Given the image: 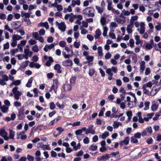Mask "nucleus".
<instances>
[{"instance_id":"obj_1","label":"nucleus","mask_w":161,"mask_h":161,"mask_svg":"<svg viewBox=\"0 0 161 161\" xmlns=\"http://www.w3.org/2000/svg\"><path fill=\"white\" fill-rule=\"evenodd\" d=\"M134 25L137 28V30L140 34H143L145 31V24L144 22H141L139 23L138 21L135 22Z\"/></svg>"},{"instance_id":"obj_2","label":"nucleus","mask_w":161,"mask_h":161,"mask_svg":"<svg viewBox=\"0 0 161 161\" xmlns=\"http://www.w3.org/2000/svg\"><path fill=\"white\" fill-rule=\"evenodd\" d=\"M83 14L87 15L88 17H94L95 16V9L92 7H88L86 8L83 11Z\"/></svg>"},{"instance_id":"obj_3","label":"nucleus","mask_w":161,"mask_h":161,"mask_svg":"<svg viewBox=\"0 0 161 161\" xmlns=\"http://www.w3.org/2000/svg\"><path fill=\"white\" fill-rule=\"evenodd\" d=\"M115 19L116 22L120 24H123L126 22L125 17L123 15L122 13L116 16Z\"/></svg>"},{"instance_id":"obj_4","label":"nucleus","mask_w":161,"mask_h":161,"mask_svg":"<svg viewBox=\"0 0 161 161\" xmlns=\"http://www.w3.org/2000/svg\"><path fill=\"white\" fill-rule=\"evenodd\" d=\"M18 87L15 86L12 89V92L14 94V97L17 100L19 99V97L22 95L21 92L18 91Z\"/></svg>"},{"instance_id":"obj_5","label":"nucleus","mask_w":161,"mask_h":161,"mask_svg":"<svg viewBox=\"0 0 161 161\" xmlns=\"http://www.w3.org/2000/svg\"><path fill=\"white\" fill-rule=\"evenodd\" d=\"M8 80V76L6 74L2 76V78L0 77V85L4 86L7 84L6 82Z\"/></svg>"},{"instance_id":"obj_6","label":"nucleus","mask_w":161,"mask_h":161,"mask_svg":"<svg viewBox=\"0 0 161 161\" xmlns=\"http://www.w3.org/2000/svg\"><path fill=\"white\" fill-rule=\"evenodd\" d=\"M56 25L58 26V28L62 32H64L65 31L66 28V26L64 22H61L59 23L58 21H56Z\"/></svg>"},{"instance_id":"obj_7","label":"nucleus","mask_w":161,"mask_h":161,"mask_svg":"<svg viewBox=\"0 0 161 161\" xmlns=\"http://www.w3.org/2000/svg\"><path fill=\"white\" fill-rule=\"evenodd\" d=\"M25 132L23 130L21 132L17 133V139H21L22 140H25L27 137V136L25 135Z\"/></svg>"},{"instance_id":"obj_8","label":"nucleus","mask_w":161,"mask_h":161,"mask_svg":"<svg viewBox=\"0 0 161 161\" xmlns=\"http://www.w3.org/2000/svg\"><path fill=\"white\" fill-rule=\"evenodd\" d=\"M32 35L36 40L39 41L41 42L42 43L44 42L43 38L40 34H39L37 32H33Z\"/></svg>"},{"instance_id":"obj_9","label":"nucleus","mask_w":161,"mask_h":161,"mask_svg":"<svg viewBox=\"0 0 161 161\" xmlns=\"http://www.w3.org/2000/svg\"><path fill=\"white\" fill-rule=\"evenodd\" d=\"M24 53L25 59H27L29 57H31L33 54V52L30 51L29 49H24Z\"/></svg>"},{"instance_id":"obj_10","label":"nucleus","mask_w":161,"mask_h":161,"mask_svg":"<svg viewBox=\"0 0 161 161\" xmlns=\"http://www.w3.org/2000/svg\"><path fill=\"white\" fill-rule=\"evenodd\" d=\"M11 25L15 30L19 29L21 25V22L20 21H16L12 22Z\"/></svg>"},{"instance_id":"obj_11","label":"nucleus","mask_w":161,"mask_h":161,"mask_svg":"<svg viewBox=\"0 0 161 161\" xmlns=\"http://www.w3.org/2000/svg\"><path fill=\"white\" fill-rule=\"evenodd\" d=\"M62 89L64 92L70 91L72 89V86L69 84L65 83L63 86Z\"/></svg>"},{"instance_id":"obj_12","label":"nucleus","mask_w":161,"mask_h":161,"mask_svg":"<svg viewBox=\"0 0 161 161\" xmlns=\"http://www.w3.org/2000/svg\"><path fill=\"white\" fill-rule=\"evenodd\" d=\"M53 85L52 86L49 90V92H51L53 90L55 91L58 87V80L57 79H55L53 80Z\"/></svg>"},{"instance_id":"obj_13","label":"nucleus","mask_w":161,"mask_h":161,"mask_svg":"<svg viewBox=\"0 0 161 161\" xmlns=\"http://www.w3.org/2000/svg\"><path fill=\"white\" fill-rule=\"evenodd\" d=\"M7 134L4 130L2 129L0 130V135L3 137L5 140L7 141L9 138L7 136Z\"/></svg>"},{"instance_id":"obj_14","label":"nucleus","mask_w":161,"mask_h":161,"mask_svg":"<svg viewBox=\"0 0 161 161\" xmlns=\"http://www.w3.org/2000/svg\"><path fill=\"white\" fill-rule=\"evenodd\" d=\"M134 37L136 41V45H138L141 43V40L140 39V36L137 35V33H135L134 35Z\"/></svg>"},{"instance_id":"obj_15","label":"nucleus","mask_w":161,"mask_h":161,"mask_svg":"<svg viewBox=\"0 0 161 161\" xmlns=\"http://www.w3.org/2000/svg\"><path fill=\"white\" fill-rule=\"evenodd\" d=\"M130 141V138L129 137H125L122 141H121L119 142V144L121 146H122L123 144H124L125 145H127L128 144Z\"/></svg>"},{"instance_id":"obj_16","label":"nucleus","mask_w":161,"mask_h":161,"mask_svg":"<svg viewBox=\"0 0 161 161\" xmlns=\"http://www.w3.org/2000/svg\"><path fill=\"white\" fill-rule=\"evenodd\" d=\"M62 64L64 66H71L73 64L72 61L69 59L63 61Z\"/></svg>"},{"instance_id":"obj_17","label":"nucleus","mask_w":161,"mask_h":161,"mask_svg":"<svg viewBox=\"0 0 161 161\" xmlns=\"http://www.w3.org/2000/svg\"><path fill=\"white\" fill-rule=\"evenodd\" d=\"M95 34L94 35L95 38L96 39H99L100 36L102 35V32L99 29H97L95 32Z\"/></svg>"},{"instance_id":"obj_18","label":"nucleus","mask_w":161,"mask_h":161,"mask_svg":"<svg viewBox=\"0 0 161 161\" xmlns=\"http://www.w3.org/2000/svg\"><path fill=\"white\" fill-rule=\"evenodd\" d=\"M133 26V24L132 23H130L127 27L126 30L128 33L130 34L132 32V28Z\"/></svg>"},{"instance_id":"obj_19","label":"nucleus","mask_w":161,"mask_h":161,"mask_svg":"<svg viewBox=\"0 0 161 161\" xmlns=\"http://www.w3.org/2000/svg\"><path fill=\"white\" fill-rule=\"evenodd\" d=\"M54 47V45L53 44H46L45 46V47L44 48V50L45 52H47L49 50H51Z\"/></svg>"},{"instance_id":"obj_20","label":"nucleus","mask_w":161,"mask_h":161,"mask_svg":"<svg viewBox=\"0 0 161 161\" xmlns=\"http://www.w3.org/2000/svg\"><path fill=\"white\" fill-rule=\"evenodd\" d=\"M21 83V81L20 80H14L10 84V86H11L13 85L17 86L19 85Z\"/></svg>"},{"instance_id":"obj_21","label":"nucleus","mask_w":161,"mask_h":161,"mask_svg":"<svg viewBox=\"0 0 161 161\" xmlns=\"http://www.w3.org/2000/svg\"><path fill=\"white\" fill-rule=\"evenodd\" d=\"M154 113H149L147 115V117H144V119L145 121H148L149 119H151L154 115Z\"/></svg>"},{"instance_id":"obj_22","label":"nucleus","mask_w":161,"mask_h":161,"mask_svg":"<svg viewBox=\"0 0 161 161\" xmlns=\"http://www.w3.org/2000/svg\"><path fill=\"white\" fill-rule=\"evenodd\" d=\"M80 3V0H72L71 6L74 7L75 5L79 6Z\"/></svg>"},{"instance_id":"obj_23","label":"nucleus","mask_w":161,"mask_h":161,"mask_svg":"<svg viewBox=\"0 0 161 161\" xmlns=\"http://www.w3.org/2000/svg\"><path fill=\"white\" fill-rule=\"evenodd\" d=\"M8 106H6L5 105H3L0 109L2 112L5 113L8 112Z\"/></svg>"},{"instance_id":"obj_24","label":"nucleus","mask_w":161,"mask_h":161,"mask_svg":"<svg viewBox=\"0 0 161 161\" xmlns=\"http://www.w3.org/2000/svg\"><path fill=\"white\" fill-rule=\"evenodd\" d=\"M106 73L108 74L109 76L108 79V80H110L113 79L112 76L113 75V74L112 72H111V70L110 69H108V71H106Z\"/></svg>"},{"instance_id":"obj_25","label":"nucleus","mask_w":161,"mask_h":161,"mask_svg":"<svg viewBox=\"0 0 161 161\" xmlns=\"http://www.w3.org/2000/svg\"><path fill=\"white\" fill-rule=\"evenodd\" d=\"M33 80V78L32 77H31L30 79H29L28 80V82L26 85V86L27 87H31Z\"/></svg>"},{"instance_id":"obj_26","label":"nucleus","mask_w":161,"mask_h":161,"mask_svg":"<svg viewBox=\"0 0 161 161\" xmlns=\"http://www.w3.org/2000/svg\"><path fill=\"white\" fill-rule=\"evenodd\" d=\"M146 87L145 86H142V89L143 90V93L144 94H147L148 95H150V92L148 90H147Z\"/></svg>"},{"instance_id":"obj_27","label":"nucleus","mask_w":161,"mask_h":161,"mask_svg":"<svg viewBox=\"0 0 161 161\" xmlns=\"http://www.w3.org/2000/svg\"><path fill=\"white\" fill-rule=\"evenodd\" d=\"M54 69L57 71V72L58 73H61V70L60 69L61 66L60 64H56L54 67Z\"/></svg>"},{"instance_id":"obj_28","label":"nucleus","mask_w":161,"mask_h":161,"mask_svg":"<svg viewBox=\"0 0 161 161\" xmlns=\"http://www.w3.org/2000/svg\"><path fill=\"white\" fill-rule=\"evenodd\" d=\"M122 125V124L121 123L114 121V122L113 126L114 128H118L119 126H121Z\"/></svg>"},{"instance_id":"obj_29","label":"nucleus","mask_w":161,"mask_h":161,"mask_svg":"<svg viewBox=\"0 0 161 161\" xmlns=\"http://www.w3.org/2000/svg\"><path fill=\"white\" fill-rule=\"evenodd\" d=\"M109 133L108 132L105 131L102 135L99 136L100 137H101L103 139H105L106 137L108 136Z\"/></svg>"},{"instance_id":"obj_30","label":"nucleus","mask_w":161,"mask_h":161,"mask_svg":"<svg viewBox=\"0 0 161 161\" xmlns=\"http://www.w3.org/2000/svg\"><path fill=\"white\" fill-rule=\"evenodd\" d=\"M98 54L99 56H102L103 55L102 48L101 47H98L97 48Z\"/></svg>"},{"instance_id":"obj_31","label":"nucleus","mask_w":161,"mask_h":161,"mask_svg":"<svg viewBox=\"0 0 161 161\" xmlns=\"http://www.w3.org/2000/svg\"><path fill=\"white\" fill-rule=\"evenodd\" d=\"M24 107H22L21 108H20L19 111V114L18 116H23L24 115Z\"/></svg>"},{"instance_id":"obj_32","label":"nucleus","mask_w":161,"mask_h":161,"mask_svg":"<svg viewBox=\"0 0 161 161\" xmlns=\"http://www.w3.org/2000/svg\"><path fill=\"white\" fill-rule=\"evenodd\" d=\"M97 148V147L96 145H94V144H93L92 145H91L90 146L89 149L90 150L92 151H96Z\"/></svg>"},{"instance_id":"obj_33","label":"nucleus","mask_w":161,"mask_h":161,"mask_svg":"<svg viewBox=\"0 0 161 161\" xmlns=\"http://www.w3.org/2000/svg\"><path fill=\"white\" fill-rule=\"evenodd\" d=\"M110 155L108 154H106L101 157L102 161H105L110 158Z\"/></svg>"},{"instance_id":"obj_34","label":"nucleus","mask_w":161,"mask_h":161,"mask_svg":"<svg viewBox=\"0 0 161 161\" xmlns=\"http://www.w3.org/2000/svg\"><path fill=\"white\" fill-rule=\"evenodd\" d=\"M53 61V58L51 57L49 58V60H48L46 63V65L47 66H49L51 65V63Z\"/></svg>"},{"instance_id":"obj_35","label":"nucleus","mask_w":161,"mask_h":161,"mask_svg":"<svg viewBox=\"0 0 161 161\" xmlns=\"http://www.w3.org/2000/svg\"><path fill=\"white\" fill-rule=\"evenodd\" d=\"M108 69H110L111 72L112 71L114 73H116L117 72V69L116 67L112 66L111 68H107L106 71H108Z\"/></svg>"},{"instance_id":"obj_36","label":"nucleus","mask_w":161,"mask_h":161,"mask_svg":"<svg viewBox=\"0 0 161 161\" xmlns=\"http://www.w3.org/2000/svg\"><path fill=\"white\" fill-rule=\"evenodd\" d=\"M103 36L105 37L107 36V32L108 31V28L106 26L103 27Z\"/></svg>"},{"instance_id":"obj_37","label":"nucleus","mask_w":161,"mask_h":161,"mask_svg":"<svg viewBox=\"0 0 161 161\" xmlns=\"http://www.w3.org/2000/svg\"><path fill=\"white\" fill-rule=\"evenodd\" d=\"M126 115L128 117V121H130L131 119L132 113L131 111H128L126 112Z\"/></svg>"},{"instance_id":"obj_38","label":"nucleus","mask_w":161,"mask_h":161,"mask_svg":"<svg viewBox=\"0 0 161 161\" xmlns=\"http://www.w3.org/2000/svg\"><path fill=\"white\" fill-rule=\"evenodd\" d=\"M22 37L18 35H14L13 36V40H14L16 41L22 39Z\"/></svg>"},{"instance_id":"obj_39","label":"nucleus","mask_w":161,"mask_h":161,"mask_svg":"<svg viewBox=\"0 0 161 161\" xmlns=\"http://www.w3.org/2000/svg\"><path fill=\"white\" fill-rule=\"evenodd\" d=\"M132 59L135 63L137 62V55L134 52L132 54Z\"/></svg>"},{"instance_id":"obj_40","label":"nucleus","mask_w":161,"mask_h":161,"mask_svg":"<svg viewBox=\"0 0 161 161\" xmlns=\"http://www.w3.org/2000/svg\"><path fill=\"white\" fill-rule=\"evenodd\" d=\"M138 18V17L137 15H135L131 16L130 19V23H133L134 21L137 20Z\"/></svg>"},{"instance_id":"obj_41","label":"nucleus","mask_w":161,"mask_h":161,"mask_svg":"<svg viewBox=\"0 0 161 161\" xmlns=\"http://www.w3.org/2000/svg\"><path fill=\"white\" fill-rule=\"evenodd\" d=\"M9 138L11 139H13L14 136L15 132L12 130H9Z\"/></svg>"},{"instance_id":"obj_42","label":"nucleus","mask_w":161,"mask_h":161,"mask_svg":"<svg viewBox=\"0 0 161 161\" xmlns=\"http://www.w3.org/2000/svg\"><path fill=\"white\" fill-rule=\"evenodd\" d=\"M21 16L22 17H25L26 18H29L30 15L29 13L22 12L21 13Z\"/></svg>"},{"instance_id":"obj_43","label":"nucleus","mask_w":161,"mask_h":161,"mask_svg":"<svg viewBox=\"0 0 161 161\" xmlns=\"http://www.w3.org/2000/svg\"><path fill=\"white\" fill-rule=\"evenodd\" d=\"M95 72V71L93 69H91L89 70L88 74L91 76H92Z\"/></svg>"},{"instance_id":"obj_44","label":"nucleus","mask_w":161,"mask_h":161,"mask_svg":"<svg viewBox=\"0 0 161 161\" xmlns=\"http://www.w3.org/2000/svg\"><path fill=\"white\" fill-rule=\"evenodd\" d=\"M86 58L88 62H92L94 59V57L92 56L88 55L86 57Z\"/></svg>"},{"instance_id":"obj_45","label":"nucleus","mask_w":161,"mask_h":161,"mask_svg":"<svg viewBox=\"0 0 161 161\" xmlns=\"http://www.w3.org/2000/svg\"><path fill=\"white\" fill-rule=\"evenodd\" d=\"M129 46L131 47H133L134 46V41L132 38L130 39L129 41Z\"/></svg>"},{"instance_id":"obj_46","label":"nucleus","mask_w":161,"mask_h":161,"mask_svg":"<svg viewBox=\"0 0 161 161\" xmlns=\"http://www.w3.org/2000/svg\"><path fill=\"white\" fill-rule=\"evenodd\" d=\"M28 43L31 45H33L36 44L37 43L36 41L33 39H31L29 41Z\"/></svg>"},{"instance_id":"obj_47","label":"nucleus","mask_w":161,"mask_h":161,"mask_svg":"<svg viewBox=\"0 0 161 161\" xmlns=\"http://www.w3.org/2000/svg\"><path fill=\"white\" fill-rule=\"evenodd\" d=\"M159 90L160 88H159L158 89H156L154 90V91L155 92V93H153L154 91L153 90V89L151 91L150 95H151V96H154L157 93Z\"/></svg>"},{"instance_id":"obj_48","label":"nucleus","mask_w":161,"mask_h":161,"mask_svg":"<svg viewBox=\"0 0 161 161\" xmlns=\"http://www.w3.org/2000/svg\"><path fill=\"white\" fill-rule=\"evenodd\" d=\"M32 49L33 51L37 53L39 51L38 46L36 45L33 46Z\"/></svg>"},{"instance_id":"obj_49","label":"nucleus","mask_w":161,"mask_h":161,"mask_svg":"<svg viewBox=\"0 0 161 161\" xmlns=\"http://www.w3.org/2000/svg\"><path fill=\"white\" fill-rule=\"evenodd\" d=\"M96 8L99 13L101 14L103 12V9L100 7L96 6Z\"/></svg>"},{"instance_id":"obj_50","label":"nucleus","mask_w":161,"mask_h":161,"mask_svg":"<svg viewBox=\"0 0 161 161\" xmlns=\"http://www.w3.org/2000/svg\"><path fill=\"white\" fill-rule=\"evenodd\" d=\"M16 56L19 60H21L24 58L25 59V56L24 54H19L17 55Z\"/></svg>"},{"instance_id":"obj_51","label":"nucleus","mask_w":161,"mask_h":161,"mask_svg":"<svg viewBox=\"0 0 161 161\" xmlns=\"http://www.w3.org/2000/svg\"><path fill=\"white\" fill-rule=\"evenodd\" d=\"M42 149L43 150H50V146L48 145H43Z\"/></svg>"},{"instance_id":"obj_52","label":"nucleus","mask_w":161,"mask_h":161,"mask_svg":"<svg viewBox=\"0 0 161 161\" xmlns=\"http://www.w3.org/2000/svg\"><path fill=\"white\" fill-rule=\"evenodd\" d=\"M18 51V48L13 49L11 50L10 53L12 56H14L16 53Z\"/></svg>"},{"instance_id":"obj_53","label":"nucleus","mask_w":161,"mask_h":161,"mask_svg":"<svg viewBox=\"0 0 161 161\" xmlns=\"http://www.w3.org/2000/svg\"><path fill=\"white\" fill-rule=\"evenodd\" d=\"M75 80L76 77L74 76H73L70 78V82L71 85L75 84Z\"/></svg>"},{"instance_id":"obj_54","label":"nucleus","mask_w":161,"mask_h":161,"mask_svg":"<svg viewBox=\"0 0 161 161\" xmlns=\"http://www.w3.org/2000/svg\"><path fill=\"white\" fill-rule=\"evenodd\" d=\"M149 104H150V102H146L145 103L144 105H145V107L144 109V110H146L149 109Z\"/></svg>"},{"instance_id":"obj_55","label":"nucleus","mask_w":161,"mask_h":161,"mask_svg":"<svg viewBox=\"0 0 161 161\" xmlns=\"http://www.w3.org/2000/svg\"><path fill=\"white\" fill-rule=\"evenodd\" d=\"M66 42L64 41H61L59 43V46L63 47H65L66 46Z\"/></svg>"},{"instance_id":"obj_56","label":"nucleus","mask_w":161,"mask_h":161,"mask_svg":"<svg viewBox=\"0 0 161 161\" xmlns=\"http://www.w3.org/2000/svg\"><path fill=\"white\" fill-rule=\"evenodd\" d=\"M4 28L5 30L9 31L10 33H12L13 32V30L10 29L8 25H5L4 26Z\"/></svg>"},{"instance_id":"obj_57","label":"nucleus","mask_w":161,"mask_h":161,"mask_svg":"<svg viewBox=\"0 0 161 161\" xmlns=\"http://www.w3.org/2000/svg\"><path fill=\"white\" fill-rule=\"evenodd\" d=\"M157 24L158 25L155 26V28L157 31H160L161 30V26L160 25V22H158Z\"/></svg>"},{"instance_id":"obj_58","label":"nucleus","mask_w":161,"mask_h":161,"mask_svg":"<svg viewBox=\"0 0 161 161\" xmlns=\"http://www.w3.org/2000/svg\"><path fill=\"white\" fill-rule=\"evenodd\" d=\"M14 106L18 108L21 106V103L18 101L14 102Z\"/></svg>"},{"instance_id":"obj_59","label":"nucleus","mask_w":161,"mask_h":161,"mask_svg":"<svg viewBox=\"0 0 161 161\" xmlns=\"http://www.w3.org/2000/svg\"><path fill=\"white\" fill-rule=\"evenodd\" d=\"M49 107L51 109L53 110L55 108V105L53 102H51L49 104Z\"/></svg>"},{"instance_id":"obj_60","label":"nucleus","mask_w":161,"mask_h":161,"mask_svg":"<svg viewBox=\"0 0 161 161\" xmlns=\"http://www.w3.org/2000/svg\"><path fill=\"white\" fill-rule=\"evenodd\" d=\"M131 142L134 143H136L138 142V141L136 138L132 137L131 138Z\"/></svg>"},{"instance_id":"obj_61","label":"nucleus","mask_w":161,"mask_h":161,"mask_svg":"<svg viewBox=\"0 0 161 161\" xmlns=\"http://www.w3.org/2000/svg\"><path fill=\"white\" fill-rule=\"evenodd\" d=\"M147 131L149 135L151 134L152 133V129L151 126L148 127L146 128Z\"/></svg>"},{"instance_id":"obj_62","label":"nucleus","mask_w":161,"mask_h":161,"mask_svg":"<svg viewBox=\"0 0 161 161\" xmlns=\"http://www.w3.org/2000/svg\"><path fill=\"white\" fill-rule=\"evenodd\" d=\"M105 110V108H103L100 111L99 114L98 116H101L103 115L104 112Z\"/></svg>"},{"instance_id":"obj_63","label":"nucleus","mask_w":161,"mask_h":161,"mask_svg":"<svg viewBox=\"0 0 161 161\" xmlns=\"http://www.w3.org/2000/svg\"><path fill=\"white\" fill-rule=\"evenodd\" d=\"M141 134L140 132H137L134 135V137L136 138L140 139L141 137Z\"/></svg>"},{"instance_id":"obj_64","label":"nucleus","mask_w":161,"mask_h":161,"mask_svg":"<svg viewBox=\"0 0 161 161\" xmlns=\"http://www.w3.org/2000/svg\"><path fill=\"white\" fill-rule=\"evenodd\" d=\"M27 158L29 161H33L34 160V157L30 155H27Z\"/></svg>"}]
</instances>
